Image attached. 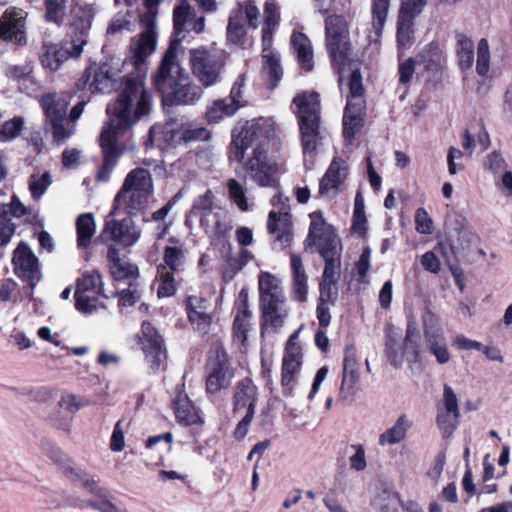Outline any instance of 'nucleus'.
Wrapping results in <instances>:
<instances>
[{
    "mask_svg": "<svg viewBox=\"0 0 512 512\" xmlns=\"http://www.w3.org/2000/svg\"><path fill=\"white\" fill-rule=\"evenodd\" d=\"M152 97L145 89L140 77L127 78L118 97L107 106L109 122L100 135L103 152V166L97 174L100 181H106L117 165L123 151L118 147V137L152 111Z\"/></svg>",
    "mask_w": 512,
    "mask_h": 512,
    "instance_id": "1",
    "label": "nucleus"
},
{
    "mask_svg": "<svg viewBox=\"0 0 512 512\" xmlns=\"http://www.w3.org/2000/svg\"><path fill=\"white\" fill-rule=\"evenodd\" d=\"M267 121L247 122L232 131L229 159L242 166L250 180L260 187H276L277 164L269 157L265 131Z\"/></svg>",
    "mask_w": 512,
    "mask_h": 512,
    "instance_id": "2",
    "label": "nucleus"
},
{
    "mask_svg": "<svg viewBox=\"0 0 512 512\" xmlns=\"http://www.w3.org/2000/svg\"><path fill=\"white\" fill-rule=\"evenodd\" d=\"M94 18V10L90 6L75 5L70 9L68 18V36L70 46L43 43L39 54L40 61L45 68L56 71L70 57H79L83 47L88 43L89 31Z\"/></svg>",
    "mask_w": 512,
    "mask_h": 512,
    "instance_id": "3",
    "label": "nucleus"
},
{
    "mask_svg": "<svg viewBox=\"0 0 512 512\" xmlns=\"http://www.w3.org/2000/svg\"><path fill=\"white\" fill-rule=\"evenodd\" d=\"M155 88L176 104H194L203 94L200 86L190 81L188 73L177 62V47L170 45L153 76Z\"/></svg>",
    "mask_w": 512,
    "mask_h": 512,
    "instance_id": "4",
    "label": "nucleus"
},
{
    "mask_svg": "<svg viewBox=\"0 0 512 512\" xmlns=\"http://www.w3.org/2000/svg\"><path fill=\"white\" fill-rule=\"evenodd\" d=\"M293 104L296 106L301 146L307 162V157L312 160L327 138V132L321 126L319 94L299 93L294 97Z\"/></svg>",
    "mask_w": 512,
    "mask_h": 512,
    "instance_id": "5",
    "label": "nucleus"
},
{
    "mask_svg": "<svg viewBox=\"0 0 512 512\" xmlns=\"http://www.w3.org/2000/svg\"><path fill=\"white\" fill-rule=\"evenodd\" d=\"M311 222L306 247L315 246L325 261L321 281L338 283L340 278L339 241L333 227L327 224L320 212L310 214Z\"/></svg>",
    "mask_w": 512,
    "mask_h": 512,
    "instance_id": "6",
    "label": "nucleus"
},
{
    "mask_svg": "<svg viewBox=\"0 0 512 512\" xmlns=\"http://www.w3.org/2000/svg\"><path fill=\"white\" fill-rule=\"evenodd\" d=\"M40 103L54 142L58 145L63 144L74 134V122L81 117L86 105L85 101L77 103L71 109L69 119L66 118L69 102L64 96L56 93L46 94L41 97Z\"/></svg>",
    "mask_w": 512,
    "mask_h": 512,
    "instance_id": "7",
    "label": "nucleus"
},
{
    "mask_svg": "<svg viewBox=\"0 0 512 512\" xmlns=\"http://www.w3.org/2000/svg\"><path fill=\"white\" fill-rule=\"evenodd\" d=\"M349 95L343 115V136L347 144H351L355 135L364 124L365 101L362 76L358 69L353 70L348 78Z\"/></svg>",
    "mask_w": 512,
    "mask_h": 512,
    "instance_id": "8",
    "label": "nucleus"
},
{
    "mask_svg": "<svg viewBox=\"0 0 512 512\" xmlns=\"http://www.w3.org/2000/svg\"><path fill=\"white\" fill-rule=\"evenodd\" d=\"M162 0H144L146 11L140 17L142 32L131 41V53L134 65L142 64L156 49V18L158 5Z\"/></svg>",
    "mask_w": 512,
    "mask_h": 512,
    "instance_id": "9",
    "label": "nucleus"
},
{
    "mask_svg": "<svg viewBox=\"0 0 512 512\" xmlns=\"http://www.w3.org/2000/svg\"><path fill=\"white\" fill-rule=\"evenodd\" d=\"M279 6L275 0H267L264 5V26L262 28L263 68L273 82V86L281 80L282 68L277 54L272 51L273 33L279 25Z\"/></svg>",
    "mask_w": 512,
    "mask_h": 512,
    "instance_id": "10",
    "label": "nucleus"
},
{
    "mask_svg": "<svg viewBox=\"0 0 512 512\" xmlns=\"http://www.w3.org/2000/svg\"><path fill=\"white\" fill-rule=\"evenodd\" d=\"M444 228L448 244L456 258L467 255L472 246L478 243L479 238L466 217L457 211L447 213Z\"/></svg>",
    "mask_w": 512,
    "mask_h": 512,
    "instance_id": "11",
    "label": "nucleus"
},
{
    "mask_svg": "<svg viewBox=\"0 0 512 512\" xmlns=\"http://www.w3.org/2000/svg\"><path fill=\"white\" fill-rule=\"evenodd\" d=\"M192 73L204 88L211 87L221 81L224 68L222 56L205 48L190 51Z\"/></svg>",
    "mask_w": 512,
    "mask_h": 512,
    "instance_id": "12",
    "label": "nucleus"
},
{
    "mask_svg": "<svg viewBox=\"0 0 512 512\" xmlns=\"http://www.w3.org/2000/svg\"><path fill=\"white\" fill-rule=\"evenodd\" d=\"M66 474L71 481L79 483L90 493L94 494L97 498L89 500L88 506L99 512H128L127 509L118 506L112 500L111 493L105 487L99 485V479L95 476H91L86 472L76 469L74 467H68Z\"/></svg>",
    "mask_w": 512,
    "mask_h": 512,
    "instance_id": "13",
    "label": "nucleus"
},
{
    "mask_svg": "<svg viewBox=\"0 0 512 512\" xmlns=\"http://www.w3.org/2000/svg\"><path fill=\"white\" fill-rule=\"evenodd\" d=\"M28 13L16 6L8 7L0 16V40L16 46L28 44Z\"/></svg>",
    "mask_w": 512,
    "mask_h": 512,
    "instance_id": "14",
    "label": "nucleus"
},
{
    "mask_svg": "<svg viewBox=\"0 0 512 512\" xmlns=\"http://www.w3.org/2000/svg\"><path fill=\"white\" fill-rule=\"evenodd\" d=\"M101 298H106L102 293L101 275L96 272H88L78 280L75 290V306L83 313H92L98 307L103 306Z\"/></svg>",
    "mask_w": 512,
    "mask_h": 512,
    "instance_id": "15",
    "label": "nucleus"
},
{
    "mask_svg": "<svg viewBox=\"0 0 512 512\" xmlns=\"http://www.w3.org/2000/svg\"><path fill=\"white\" fill-rule=\"evenodd\" d=\"M12 265L15 275L26 282L31 291L42 279L41 265L30 246L21 241L13 252Z\"/></svg>",
    "mask_w": 512,
    "mask_h": 512,
    "instance_id": "16",
    "label": "nucleus"
},
{
    "mask_svg": "<svg viewBox=\"0 0 512 512\" xmlns=\"http://www.w3.org/2000/svg\"><path fill=\"white\" fill-rule=\"evenodd\" d=\"M326 46L333 62L343 64L349 50L347 23L342 16L331 15L325 21Z\"/></svg>",
    "mask_w": 512,
    "mask_h": 512,
    "instance_id": "17",
    "label": "nucleus"
},
{
    "mask_svg": "<svg viewBox=\"0 0 512 512\" xmlns=\"http://www.w3.org/2000/svg\"><path fill=\"white\" fill-rule=\"evenodd\" d=\"M424 340L428 352L434 356L436 363L445 365L451 360L447 340L442 329L438 326L434 315L428 312L423 316Z\"/></svg>",
    "mask_w": 512,
    "mask_h": 512,
    "instance_id": "18",
    "label": "nucleus"
},
{
    "mask_svg": "<svg viewBox=\"0 0 512 512\" xmlns=\"http://www.w3.org/2000/svg\"><path fill=\"white\" fill-rule=\"evenodd\" d=\"M131 217L132 216L117 220L109 219L110 217L108 216L102 237L123 247L133 246L139 240L141 230Z\"/></svg>",
    "mask_w": 512,
    "mask_h": 512,
    "instance_id": "19",
    "label": "nucleus"
},
{
    "mask_svg": "<svg viewBox=\"0 0 512 512\" xmlns=\"http://www.w3.org/2000/svg\"><path fill=\"white\" fill-rule=\"evenodd\" d=\"M299 330L294 332L287 340L285 352L282 361V379L281 383L284 389V394L291 393V384L296 380L297 374L302 365V348L296 342L299 335Z\"/></svg>",
    "mask_w": 512,
    "mask_h": 512,
    "instance_id": "20",
    "label": "nucleus"
},
{
    "mask_svg": "<svg viewBox=\"0 0 512 512\" xmlns=\"http://www.w3.org/2000/svg\"><path fill=\"white\" fill-rule=\"evenodd\" d=\"M215 353V359H211L209 362L206 380V390L210 394H215L221 389H226L230 385L233 377L224 349L217 348Z\"/></svg>",
    "mask_w": 512,
    "mask_h": 512,
    "instance_id": "21",
    "label": "nucleus"
},
{
    "mask_svg": "<svg viewBox=\"0 0 512 512\" xmlns=\"http://www.w3.org/2000/svg\"><path fill=\"white\" fill-rule=\"evenodd\" d=\"M348 174L349 166L347 162L335 157L320 180L319 195L327 198L336 197Z\"/></svg>",
    "mask_w": 512,
    "mask_h": 512,
    "instance_id": "22",
    "label": "nucleus"
},
{
    "mask_svg": "<svg viewBox=\"0 0 512 512\" xmlns=\"http://www.w3.org/2000/svg\"><path fill=\"white\" fill-rule=\"evenodd\" d=\"M214 194L207 190L199 195L191 208L190 214L199 218L201 227L206 233L216 234L220 222L218 213L213 212Z\"/></svg>",
    "mask_w": 512,
    "mask_h": 512,
    "instance_id": "23",
    "label": "nucleus"
},
{
    "mask_svg": "<svg viewBox=\"0 0 512 512\" xmlns=\"http://www.w3.org/2000/svg\"><path fill=\"white\" fill-rule=\"evenodd\" d=\"M150 197L121 186L115 196L114 206L109 217L117 215L120 210H123L128 216H135L147 207Z\"/></svg>",
    "mask_w": 512,
    "mask_h": 512,
    "instance_id": "24",
    "label": "nucleus"
},
{
    "mask_svg": "<svg viewBox=\"0 0 512 512\" xmlns=\"http://www.w3.org/2000/svg\"><path fill=\"white\" fill-rule=\"evenodd\" d=\"M210 304L208 300L191 295L186 300V312L189 322L195 330L206 334L212 324V315L209 311Z\"/></svg>",
    "mask_w": 512,
    "mask_h": 512,
    "instance_id": "25",
    "label": "nucleus"
},
{
    "mask_svg": "<svg viewBox=\"0 0 512 512\" xmlns=\"http://www.w3.org/2000/svg\"><path fill=\"white\" fill-rule=\"evenodd\" d=\"M261 335L277 333L285 324L288 316L286 300L260 305Z\"/></svg>",
    "mask_w": 512,
    "mask_h": 512,
    "instance_id": "26",
    "label": "nucleus"
},
{
    "mask_svg": "<svg viewBox=\"0 0 512 512\" xmlns=\"http://www.w3.org/2000/svg\"><path fill=\"white\" fill-rule=\"evenodd\" d=\"M82 87L90 92L106 93L113 88V78L107 65L88 67L80 79Z\"/></svg>",
    "mask_w": 512,
    "mask_h": 512,
    "instance_id": "27",
    "label": "nucleus"
},
{
    "mask_svg": "<svg viewBox=\"0 0 512 512\" xmlns=\"http://www.w3.org/2000/svg\"><path fill=\"white\" fill-rule=\"evenodd\" d=\"M169 245L164 248V263L158 267H165L166 271L179 274L184 271L186 265V249L175 237L168 239Z\"/></svg>",
    "mask_w": 512,
    "mask_h": 512,
    "instance_id": "28",
    "label": "nucleus"
},
{
    "mask_svg": "<svg viewBox=\"0 0 512 512\" xmlns=\"http://www.w3.org/2000/svg\"><path fill=\"white\" fill-rule=\"evenodd\" d=\"M259 305L285 301L281 282L268 272L259 275Z\"/></svg>",
    "mask_w": 512,
    "mask_h": 512,
    "instance_id": "29",
    "label": "nucleus"
},
{
    "mask_svg": "<svg viewBox=\"0 0 512 512\" xmlns=\"http://www.w3.org/2000/svg\"><path fill=\"white\" fill-rule=\"evenodd\" d=\"M267 228L269 233L274 234L280 248H284L292 241V226L288 213H277L271 211L268 217Z\"/></svg>",
    "mask_w": 512,
    "mask_h": 512,
    "instance_id": "30",
    "label": "nucleus"
},
{
    "mask_svg": "<svg viewBox=\"0 0 512 512\" xmlns=\"http://www.w3.org/2000/svg\"><path fill=\"white\" fill-rule=\"evenodd\" d=\"M110 261V270L113 278L117 281L127 280L129 283L137 280L139 272L138 267L129 260L121 258L115 248L108 251Z\"/></svg>",
    "mask_w": 512,
    "mask_h": 512,
    "instance_id": "31",
    "label": "nucleus"
},
{
    "mask_svg": "<svg viewBox=\"0 0 512 512\" xmlns=\"http://www.w3.org/2000/svg\"><path fill=\"white\" fill-rule=\"evenodd\" d=\"M122 187L137 191L142 194L152 196L154 193V184L149 170L137 167L132 169L125 177Z\"/></svg>",
    "mask_w": 512,
    "mask_h": 512,
    "instance_id": "32",
    "label": "nucleus"
},
{
    "mask_svg": "<svg viewBox=\"0 0 512 512\" xmlns=\"http://www.w3.org/2000/svg\"><path fill=\"white\" fill-rule=\"evenodd\" d=\"M413 425V420L407 414H401L392 427L380 434L379 445L386 446L400 443L406 438L407 432Z\"/></svg>",
    "mask_w": 512,
    "mask_h": 512,
    "instance_id": "33",
    "label": "nucleus"
},
{
    "mask_svg": "<svg viewBox=\"0 0 512 512\" xmlns=\"http://www.w3.org/2000/svg\"><path fill=\"white\" fill-rule=\"evenodd\" d=\"M173 408L175 416L180 424L189 426L200 422L198 411L184 392L179 391L176 394L173 401Z\"/></svg>",
    "mask_w": 512,
    "mask_h": 512,
    "instance_id": "34",
    "label": "nucleus"
},
{
    "mask_svg": "<svg viewBox=\"0 0 512 512\" xmlns=\"http://www.w3.org/2000/svg\"><path fill=\"white\" fill-rule=\"evenodd\" d=\"M290 266L293 277V292L295 297L304 302L308 294V276L305 272L302 259L299 255L291 253Z\"/></svg>",
    "mask_w": 512,
    "mask_h": 512,
    "instance_id": "35",
    "label": "nucleus"
},
{
    "mask_svg": "<svg viewBox=\"0 0 512 512\" xmlns=\"http://www.w3.org/2000/svg\"><path fill=\"white\" fill-rule=\"evenodd\" d=\"M257 388L250 379H243L236 388L234 394V411L246 409L255 413Z\"/></svg>",
    "mask_w": 512,
    "mask_h": 512,
    "instance_id": "36",
    "label": "nucleus"
},
{
    "mask_svg": "<svg viewBox=\"0 0 512 512\" xmlns=\"http://www.w3.org/2000/svg\"><path fill=\"white\" fill-rule=\"evenodd\" d=\"M291 45L302 68L311 71L313 69V49L309 38L301 32H294L291 36Z\"/></svg>",
    "mask_w": 512,
    "mask_h": 512,
    "instance_id": "37",
    "label": "nucleus"
},
{
    "mask_svg": "<svg viewBox=\"0 0 512 512\" xmlns=\"http://www.w3.org/2000/svg\"><path fill=\"white\" fill-rule=\"evenodd\" d=\"M166 132H172L170 141L174 146L189 144L197 141H208L211 138L210 131L202 126L186 128L183 127L176 131L167 130Z\"/></svg>",
    "mask_w": 512,
    "mask_h": 512,
    "instance_id": "38",
    "label": "nucleus"
},
{
    "mask_svg": "<svg viewBox=\"0 0 512 512\" xmlns=\"http://www.w3.org/2000/svg\"><path fill=\"white\" fill-rule=\"evenodd\" d=\"M248 29V25L241 19V12L231 11L227 25L228 42L235 45H244Z\"/></svg>",
    "mask_w": 512,
    "mask_h": 512,
    "instance_id": "39",
    "label": "nucleus"
},
{
    "mask_svg": "<svg viewBox=\"0 0 512 512\" xmlns=\"http://www.w3.org/2000/svg\"><path fill=\"white\" fill-rule=\"evenodd\" d=\"M77 245L79 248H86L96 231V224L91 213H84L77 217Z\"/></svg>",
    "mask_w": 512,
    "mask_h": 512,
    "instance_id": "40",
    "label": "nucleus"
},
{
    "mask_svg": "<svg viewBox=\"0 0 512 512\" xmlns=\"http://www.w3.org/2000/svg\"><path fill=\"white\" fill-rule=\"evenodd\" d=\"M228 197L230 201L237 206L240 211L250 210L251 205L247 197V188L243 183L235 178H230L226 184Z\"/></svg>",
    "mask_w": 512,
    "mask_h": 512,
    "instance_id": "41",
    "label": "nucleus"
},
{
    "mask_svg": "<svg viewBox=\"0 0 512 512\" xmlns=\"http://www.w3.org/2000/svg\"><path fill=\"white\" fill-rule=\"evenodd\" d=\"M373 505L380 512H400L402 501L396 491L384 489L374 498Z\"/></svg>",
    "mask_w": 512,
    "mask_h": 512,
    "instance_id": "42",
    "label": "nucleus"
},
{
    "mask_svg": "<svg viewBox=\"0 0 512 512\" xmlns=\"http://www.w3.org/2000/svg\"><path fill=\"white\" fill-rule=\"evenodd\" d=\"M237 112V105L221 99L213 102L206 110V118L210 123H218L224 117L233 116Z\"/></svg>",
    "mask_w": 512,
    "mask_h": 512,
    "instance_id": "43",
    "label": "nucleus"
},
{
    "mask_svg": "<svg viewBox=\"0 0 512 512\" xmlns=\"http://www.w3.org/2000/svg\"><path fill=\"white\" fill-rule=\"evenodd\" d=\"M231 11H240L241 19L248 25V28L256 30L259 27L260 10L255 0L238 2Z\"/></svg>",
    "mask_w": 512,
    "mask_h": 512,
    "instance_id": "44",
    "label": "nucleus"
},
{
    "mask_svg": "<svg viewBox=\"0 0 512 512\" xmlns=\"http://www.w3.org/2000/svg\"><path fill=\"white\" fill-rule=\"evenodd\" d=\"M68 0H45V20L58 26L64 24Z\"/></svg>",
    "mask_w": 512,
    "mask_h": 512,
    "instance_id": "45",
    "label": "nucleus"
},
{
    "mask_svg": "<svg viewBox=\"0 0 512 512\" xmlns=\"http://www.w3.org/2000/svg\"><path fill=\"white\" fill-rule=\"evenodd\" d=\"M474 45L470 38L463 34L457 35V54L459 59V65L462 69H469L473 65Z\"/></svg>",
    "mask_w": 512,
    "mask_h": 512,
    "instance_id": "46",
    "label": "nucleus"
},
{
    "mask_svg": "<svg viewBox=\"0 0 512 512\" xmlns=\"http://www.w3.org/2000/svg\"><path fill=\"white\" fill-rule=\"evenodd\" d=\"M173 273L166 271L165 267L157 268V295L159 298L170 297L176 291L175 278Z\"/></svg>",
    "mask_w": 512,
    "mask_h": 512,
    "instance_id": "47",
    "label": "nucleus"
},
{
    "mask_svg": "<svg viewBox=\"0 0 512 512\" xmlns=\"http://www.w3.org/2000/svg\"><path fill=\"white\" fill-rule=\"evenodd\" d=\"M460 414L437 411L436 424L443 438H449L459 424Z\"/></svg>",
    "mask_w": 512,
    "mask_h": 512,
    "instance_id": "48",
    "label": "nucleus"
},
{
    "mask_svg": "<svg viewBox=\"0 0 512 512\" xmlns=\"http://www.w3.org/2000/svg\"><path fill=\"white\" fill-rule=\"evenodd\" d=\"M390 0H372V23L377 35H379L386 22Z\"/></svg>",
    "mask_w": 512,
    "mask_h": 512,
    "instance_id": "49",
    "label": "nucleus"
},
{
    "mask_svg": "<svg viewBox=\"0 0 512 512\" xmlns=\"http://www.w3.org/2000/svg\"><path fill=\"white\" fill-rule=\"evenodd\" d=\"M195 16L194 9L186 2L175 7L173 11L174 29L177 33H181L186 24H189Z\"/></svg>",
    "mask_w": 512,
    "mask_h": 512,
    "instance_id": "50",
    "label": "nucleus"
},
{
    "mask_svg": "<svg viewBox=\"0 0 512 512\" xmlns=\"http://www.w3.org/2000/svg\"><path fill=\"white\" fill-rule=\"evenodd\" d=\"M51 176L49 172H44L41 175L33 174L29 178V190L32 198L38 200L46 192L51 185Z\"/></svg>",
    "mask_w": 512,
    "mask_h": 512,
    "instance_id": "51",
    "label": "nucleus"
},
{
    "mask_svg": "<svg viewBox=\"0 0 512 512\" xmlns=\"http://www.w3.org/2000/svg\"><path fill=\"white\" fill-rule=\"evenodd\" d=\"M421 61L428 69H437L443 62V55L438 44H428L420 53Z\"/></svg>",
    "mask_w": 512,
    "mask_h": 512,
    "instance_id": "52",
    "label": "nucleus"
},
{
    "mask_svg": "<svg viewBox=\"0 0 512 512\" xmlns=\"http://www.w3.org/2000/svg\"><path fill=\"white\" fill-rule=\"evenodd\" d=\"M366 216L364 211V200L360 193H357L355 197L354 212H353V224L352 229L354 232L362 235L366 232Z\"/></svg>",
    "mask_w": 512,
    "mask_h": 512,
    "instance_id": "53",
    "label": "nucleus"
},
{
    "mask_svg": "<svg viewBox=\"0 0 512 512\" xmlns=\"http://www.w3.org/2000/svg\"><path fill=\"white\" fill-rule=\"evenodd\" d=\"M490 67V52L488 41L482 38L477 46L476 71L480 76H485Z\"/></svg>",
    "mask_w": 512,
    "mask_h": 512,
    "instance_id": "54",
    "label": "nucleus"
},
{
    "mask_svg": "<svg viewBox=\"0 0 512 512\" xmlns=\"http://www.w3.org/2000/svg\"><path fill=\"white\" fill-rule=\"evenodd\" d=\"M425 6L426 0H403L398 18L413 22Z\"/></svg>",
    "mask_w": 512,
    "mask_h": 512,
    "instance_id": "55",
    "label": "nucleus"
},
{
    "mask_svg": "<svg viewBox=\"0 0 512 512\" xmlns=\"http://www.w3.org/2000/svg\"><path fill=\"white\" fill-rule=\"evenodd\" d=\"M437 411L460 414L458 398L454 390L447 384L443 387V398L437 407Z\"/></svg>",
    "mask_w": 512,
    "mask_h": 512,
    "instance_id": "56",
    "label": "nucleus"
},
{
    "mask_svg": "<svg viewBox=\"0 0 512 512\" xmlns=\"http://www.w3.org/2000/svg\"><path fill=\"white\" fill-rule=\"evenodd\" d=\"M23 123L21 117H15L6 121L0 128V140L10 141L16 138L23 128Z\"/></svg>",
    "mask_w": 512,
    "mask_h": 512,
    "instance_id": "57",
    "label": "nucleus"
},
{
    "mask_svg": "<svg viewBox=\"0 0 512 512\" xmlns=\"http://www.w3.org/2000/svg\"><path fill=\"white\" fill-rule=\"evenodd\" d=\"M146 360L153 371H158L166 360V352L161 345L143 349Z\"/></svg>",
    "mask_w": 512,
    "mask_h": 512,
    "instance_id": "58",
    "label": "nucleus"
},
{
    "mask_svg": "<svg viewBox=\"0 0 512 512\" xmlns=\"http://www.w3.org/2000/svg\"><path fill=\"white\" fill-rule=\"evenodd\" d=\"M357 383V373L342 372V381L339 390V397L343 400L352 397L356 393Z\"/></svg>",
    "mask_w": 512,
    "mask_h": 512,
    "instance_id": "59",
    "label": "nucleus"
},
{
    "mask_svg": "<svg viewBox=\"0 0 512 512\" xmlns=\"http://www.w3.org/2000/svg\"><path fill=\"white\" fill-rule=\"evenodd\" d=\"M142 336L140 338L142 348L153 347L162 344V339L155 327L149 322H143L141 329Z\"/></svg>",
    "mask_w": 512,
    "mask_h": 512,
    "instance_id": "60",
    "label": "nucleus"
},
{
    "mask_svg": "<svg viewBox=\"0 0 512 512\" xmlns=\"http://www.w3.org/2000/svg\"><path fill=\"white\" fill-rule=\"evenodd\" d=\"M413 22L398 18L397 22V41L399 46L405 48L412 43Z\"/></svg>",
    "mask_w": 512,
    "mask_h": 512,
    "instance_id": "61",
    "label": "nucleus"
},
{
    "mask_svg": "<svg viewBox=\"0 0 512 512\" xmlns=\"http://www.w3.org/2000/svg\"><path fill=\"white\" fill-rule=\"evenodd\" d=\"M386 356L389 363L395 368H399L403 364V354L398 351V343L390 334L386 338Z\"/></svg>",
    "mask_w": 512,
    "mask_h": 512,
    "instance_id": "62",
    "label": "nucleus"
},
{
    "mask_svg": "<svg viewBox=\"0 0 512 512\" xmlns=\"http://www.w3.org/2000/svg\"><path fill=\"white\" fill-rule=\"evenodd\" d=\"M416 230L421 234H431L433 231V221L428 212L420 207L415 212Z\"/></svg>",
    "mask_w": 512,
    "mask_h": 512,
    "instance_id": "63",
    "label": "nucleus"
},
{
    "mask_svg": "<svg viewBox=\"0 0 512 512\" xmlns=\"http://www.w3.org/2000/svg\"><path fill=\"white\" fill-rule=\"evenodd\" d=\"M337 297L338 288L336 283L320 281L318 302L334 304Z\"/></svg>",
    "mask_w": 512,
    "mask_h": 512,
    "instance_id": "64",
    "label": "nucleus"
}]
</instances>
